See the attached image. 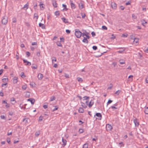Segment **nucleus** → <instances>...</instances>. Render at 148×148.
<instances>
[{"label": "nucleus", "instance_id": "nucleus-1", "mask_svg": "<svg viewBox=\"0 0 148 148\" xmlns=\"http://www.w3.org/2000/svg\"><path fill=\"white\" fill-rule=\"evenodd\" d=\"M75 35L78 38H80L81 36H82V33L78 29H76L75 30Z\"/></svg>", "mask_w": 148, "mask_h": 148}, {"label": "nucleus", "instance_id": "nucleus-2", "mask_svg": "<svg viewBox=\"0 0 148 148\" xmlns=\"http://www.w3.org/2000/svg\"><path fill=\"white\" fill-rule=\"evenodd\" d=\"M8 18L7 17L4 16L3 17L2 20V23L3 25H6L8 23Z\"/></svg>", "mask_w": 148, "mask_h": 148}, {"label": "nucleus", "instance_id": "nucleus-3", "mask_svg": "<svg viewBox=\"0 0 148 148\" xmlns=\"http://www.w3.org/2000/svg\"><path fill=\"white\" fill-rule=\"evenodd\" d=\"M89 33L87 32L86 30L84 31V32L82 33V37H84V36H85L88 39L90 38V36H88Z\"/></svg>", "mask_w": 148, "mask_h": 148}, {"label": "nucleus", "instance_id": "nucleus-4", "mask_svg": "<svg viewBox=\"0 0 148 148\" xmlns=\"http://www.w3.org/2000/svg\"><path fill=\"white\" fill-rule=\"evenodd\" d=\"M111 5L112 8L114 10H116L117 8V5L116 3L114 2H112L111 3Z\"/></svg>", "mask_w": 148, "mask_h": 148}, {"label": "nucleus", "instance_id": "nucleus-5", "mask_svg": "<svg viewBox=\"0 0 148 148\" xmlns=\"http://www.w3.org/2000/svg\"><path fill=\"white\" fill-rule=\"evenodd\" d=\"M112 127L109 124H107L106 126V129L108 131H110L111 130Z\"/></svg>", "mask_w": 148, "mask_h": 148}, {"label": "nucleus", "instance_id": "nucleus-6", "mask_svg": "<svg viewBox=\"0 0 148 148\" xmlns=\"http://www.w3.org/2000/svg\"><path fill=\"white\" fill-rule=\"evenodd\" d=\"M70 3L72 9H75V4L73 3V1L71 0H70Z\"/></svg>", "mask_w": 148, "mask_h": 148}, {"label": "nucleus", "instance_id": "nucleus-7", "mask_svg": "<svg viewBox=\"0 0 148 148\" xmlns=\"http://www.w3.org/2000/svg\"><path fill=\"white\" fill-rule=\"evenodd\" d=\"M23 62L25 63H26L25 64V65L30 66L31 65V63L30 62L24 59H23Z\"/></svg>", "mask_w": 148, "mask_h": 148}, {"label": "nucleus", "instance_id": "nucleus-8", "mask_svg": "<svg viewBox=\"0 0 148 148\" xmlns=\"http://www.w3.org/2000/svg\"><path fill=\"white\" fill-rule=\"evenodd\" d=\"M138 41L139 39L136 38H134V39L133 44L136 45L138 44Z\"/></svg>", "mask_w": 148, "mask_h": 148}, {"label": "nucleus", "instance_id": "nucleus-9", "mask_svg": "<svg viewBox=\"0 0 148 148\" xmlns=\"http://www.w3.org/2000/svg\"><path fill=\"white\" fill-rule=\"evenodd\" d=\"M83 37L84 38V39L82 40V42L84 43H88V41L87 40V39H88L85 36H84Z\"/></svg>", "mask_w": 148, "mask_h": 148}, {"label": "nucleus", "instance_id": "nucleus-10", "mask_svg": "<svg viewBox=\"0 0 148 148\" xmlns=\"http://www.w3.org/2000/svg\"><path fill=\"white\" fill-rule=\"evenodd\" d=\"M94 103V102L93 100H91L89 102V103L88 104V106L89 108H91L92 106L93 105Z\"/></svg>", "mask_w": 148, "mask_h": 148}, {"label": "nucleus", "instance_id": "nucleus-11", "mask_svg": "<svg viewBox=\"0 0 148 148\" xmlns=\"http://www.w3.org/2000/svg\"><path fill=\"white\" fill-rule=\"evenodd\" d=\"M78 5L79 8L80 9H82L84 7L83 4L82 2L79 3Z\"/></svg>", "mask_w": 148, "mask_h": 148}, {"label": "nucleus", "instance_id": "nucleus-12", "mask_svg": "<svg viewBox=\"0 0 148 148\" xmlns=\"http://www.w3.org/2000/svg\"><path fill=\"white\" fill-rule=\"evenodd\" d=\"M43 77V75L41 73H39L38 75V78L39 79L41 80L42 79Z\"/></svg>", "mask_w": 148, "mask_h": 148}, {"label": "nucleus", "instance_id": "nucleus-13", "mask_svg": "<svg viewBox=\"0 0 148 148\" xmlns=\"http://www.w3.org/2000/svg\"><path fill=\"white\" fill-rule=\"evenodd\" d=\"M28 101H30L32 104H33L35 102V100L34 99L32 98H29L27 100Z\"/></svg>", "mask_w": 148, "mask_h": 148}, {"label": "nucleus", "instance_id": "nucleus-14", "mask_svg": "<svg viewBox=\"0 0 148 148\" xmlns=\"http://www.w3.org/2000/svg\"><path fill=\"white\" fill-rule=\"evenodd\" d=\"M62 142L63 143L62 144V145L63 147H64L65 146L66 144V140L64 139L63 138H62Z\"/></svg>", "mask_w": 148, "mask_h": 148}, {"label": "nucleus", "instance_id": "nucleus-15", "mask_svg": "<svg viewBox=\"0 0 148 148\" xmlns=\"http://www.w3.org/2000/svg\"><path fill=\"white\" fill-rule=\"evenodd\" d=\"M10 101L12 104H14L16 102L14 98L13 97L11 98Z\"/></svg>", "mask_w": 148, "mask_h": 148}, {"label": "nucleus", "instance_id": "nucleus-16", "mask_svg": "<svg viewBox=\"0 0 148 148\" xmlns=\"http://www.w3.org/2000/svg\"><path fill=\"white\" fill-rule=\"evenodd\" d=\"M61 19L65 23H69L68 20L67 19H66L65 18H62Z\"/></svg>", "mask_w": 148, "mask_h": 148}, {"label": "nucleus", "instance_id": "nucleus-17", "mask_svg": "<svg viewBox=\"0 0 148 148\" xmlns=\"http://www.w3.org/2000/svg\"><path fill=\"white\" fill-rule=\"evenodd\" d=\"M18 78L17 77H14L13 79V82L14 84H16L18 82Z\"/></svg>", "mask_w": 148, "mask_h": 148}, {"label": "nucleus", "instance_id": "nucleus-18", "mask_svg": "<svg viewBox=\"0 0 148 148\" xmlns=\"http://www.w3.org/2000/svg\"><path fill=\"white\" fill-rule=\"evenodd\" d=\"M97 116L99 117L100 118V119H101L102 117V116L101 113H97L94 116Z\"/></svg>", "mask_w": 148, "mask_h": 148}, {"label": "nucleus", "instance_id": "nucleus-19", "mask_svg": "<svg viewBox=\"0 0 148 148\" xmlns=\"http://www.w3.org/2000/svg\"><path fill=\"white\" fill-rule=\"evenodd\" d=\"M134 123L136 126H138L139 125L138 122H137V120L135 119L134 120Z\"/></svg>", "mask_w": 148, "mask_h": 148}, {"label": "nucleus", "instance_id": "nucleus-20", "mask_svg": "<svg viewBox=\"0 0 148 148\" xmlns=\"http://www.w3.org/2000/svg\"><path fill=\"white\" fill-rule=\"evenodd\" d=\"M39 26L40 27H41L42 29H44L45 28V27L44 25L41 23H39Z\"/></svg>", "mask_w": 148, "mask_h": 148}, {"label": "nucleus", "instance_id": "nucleus-21", "mask_svg": "<svg viewBox=\"0 0 148 148\" xmlns=\"http://www.w3.org/2000/svg\"><path fill=\"white\" fill-rule=\"evenodd\" d=\"M81 104L82 106L84 108H87V105L84 103L81 102Z\"/></svg>", "mask_w": 148, "mask_h": 148}, {"label": "nucleus", "instance_id": "nucleus-22", "mask_svg": "<svg viewBox=\"0 0 148 148\" xmlns=\"http://www.w3.org/2000/svg\"><path fill=\"white\" fill-rule=\"evenodd\" d=\"M78 111L79 113H83L84 112V110L82 108H79L78 110Z\"/></svg>", "mask_w": 148, "mask_h": 148}, {"label": "nucleus", "instance_id": "nucleus-23", "mask_svg": "<svg viewBox=\"0 0 148 148\" xmlns=\"http://www.w3.org/2000/svg\"><path fill=\"white\" fill-rule=\"evenodd\" d=\"M109 108L112 109V111H115V109H117V108L114 106H111Z\"/></svg>", "mask_w": 148, "mask_h": 148}, {"label": "nucleus", "instance_id": "nucleus-24", "mask_svg": "<svg viewBox=\"0 0 148 148\" xmlns=\"http://www.w3.org/2000/svg\"><path fill=\"white\" fill-rule=\"evenodd\" d=\"M40 134V132L39 131H38L36 132L35 135L36 136L38 137L39 135Z\"/></svg>", "mask_w": 148, "mask_h": 148}, {"label": "nucleus", "instance_id": "nucleus-25", "mask_svg": "<svg viewBox=\"0 0 148 148\" xmlns=\"http://www.w3.org/2000/svg\"><path fill=\"white\" fill-rule=\"evenodd\" d=\"M53 6L55 8L57 7V3L56 1H54L52 3Z\"/></svg>", "mask_w": 148, "mask_h": 148}, {"label": "nucleus", "instance_id": "nucleus-26", "mask_svg": "<svg viewBox=\"0 0 148 148\" xmlns=\"http://www.w3.org/2000/svg\"><path fill=\"white\" fill-rule=\"evenodd\" d=\"M29 6V4L28 2H27V3L24 5L23 8H26V9H27L28 8Z\"/></svg>", "mask_w": 148, "mask_h": 148}, {"label": "nucleus", "instance_id": "nucleus-27", "mask_svg": "<svg viewBox=\"0 0 148 148\" xmlns=\"http://www.w3.org/2000/svg\"><path fill=\"white\" fill-rule=\"evenodd\" d=\"M22 88L23 90H25L26 89V88H27V84H25L24 85H23L22 86Z\"/></svg>", "mask_w": 148, "mask_h": 148}, {"label": "nucleus", "instance_id": "nucleus-28", "mask_svg": "<svg viewBox=\"0 0 148 148\" xmlns=\"http://www.w3.org/2000/svg\"><path fill=\"white\" fill-rule=\"evenodd\" d=\"M88 144L87 143L84 144L83 146V148H88Z\"/></svg>", "mask_w": 148, "mask_h": 148}, {"label": "nucleus", "instance_id": "nucleus-29", "mask_svg": "<svg viewBox=\"0 0 148 148\" xmlns=\"http://www.w3.org/2000/svg\"><path fill=\"white\" fill-rule=\"evenodd\" d=\"M25 96L26 97L28 98L30 97V93L29 92H27L25 94Z\"/></svg>", "mask_w": 148, "mask_h": 148}, {"label": "nucleus", "instance_id": "nucleus-30", "mask_svg": "<svg viewBox=\"0 0 148 148\" xmlns=\"http://www.w3.org/2000/svg\"><path fill=\"white\" fill-rule=\"evenodd\" d=\"M77 79L78 81L80 82H82L83 81V80L81 78L78 77L77 78Z\"/></svg>", "mask_w": 148, "mask_h": 148}, {"label": "nucleus", "instance_id": "nucleus-31", "mask_svg": "<svg viewBox=\"0 0 148 148\" xmlns=\"http://www.w3.org/2000/svg\"><path fill=\"white\" fill-rule=\"evenodd\" d=\"M145 113L146 114H148V107L145 108L144 110Z\"/></svg>", "mask_w": 148, "mask_h": 148}, {"label": "nucleus", "instance_id": "nucleus-32", "mask_svg": "<svg viewBox=\"0 0 148 148\" xmlns=\"http://www.w3.org/2000/svg\"><path fill=\"white\" fill-rule=\"evenodd\" d=\"M89 98H90V97H89L85 96L83 97V98H84L83 100H88V99H89Z\"/></svg>", "mask_w": 148, "mask_h": 148}, {"label": "nucleus", "instance_id": "nucleus-33", "mask_svg": "<svg viewBox=\"0 0 148 148\" xmlns=\"http://www.w3.org/2000/svg\"><path fill=\"white\" fill-rule=\"evenodd\" d=\"M55 14L56 16H58L60 15V13L58 11H56L55 13Z\"/></svg>", "mask_w": 148, "mask_h": 148}, {"label": "nucleus", "instance_id": "nucleus-34", "mask_svg": "<svg viewBox=\"0 0 148 148\" xmlns=\"http://www.w3.org/2000/svg\"><path fill=\"white\" fill-rule=\"evenodd\" d=\"M84 132V130L83 129H79V132L80 133H82Z\"/></svg>", "mask_w": 148, "mask_h": 148}, {"label": "nucleus", "instance_id": "nucleus-35", "mask_svg": "<svg viewBox=\"0 0 148 148\" xmlns=\"http://www.w3.org/2000/svg\"><path fill=\"white\" fill-rule=\"evenodd\" d=\"M21 76L22 78H25L26 77L23 72H22L21 73Z\"/></svg>", "mask_w": 148, "mask_h": 148}, {"label": "nucleus", "instance_id": "nucleus-36", "mask_svg": "<svg viewBox=\"0 0 148 148\" xmlns=\"http://www.w3.org/2000/svg\"><path fill=\"white\" fill-rule=\"evenodd\" d=\"M119 62L121 64H122L125 63V61L123 60H119Z\"/></svg>", "mask_w": 148, "mask_h": 148}, {"label": "nucleus", "instance_id": "nucleus-37", "mask_svg": "<svg viewBox=\"0 0 148 148\" xmlns=\"http://www.w3.org/2000/svg\"><path fill=\"white\" fill-rule=\"evenodd\" d=\"M55 97L54 96H53L50 98V101H53L55 100Z\"/></svg>", "mask_w": 148, "mask_h": 148}, {"label": "nucleus", "instance_id": "nucleus-38", "mask_svg": "<svg viewBox=\"0 0 148 148\" xmlns=\"http://www.w3.org/2000/svg\"><path fill=\"white\" fill-rule=\"evenodd\" d=\"M55 108L52 111L54 112L58 110V108L57 106H54Z\"/></svg>", "mask_w": 148, "mask_h": 148}, {"label": "nucleus", "instance_id": "nucleus-39", "mask_svg": "<svg viewBox=\"0 0 148 148\" xmlns=\"http://www.w3.org/2000/svg\"><path fill=\"white\" fill-rule=\"evenodd\" d=\"M1 118L2 119H5V120L6 119V117L5 116L3 115H1L0 116Z\"/></svg>", "mask_w": 148, "mask_h": 148}, {"label": "nucleus", "instance_id": "nucleus-40", "mask_svg": "<svg viewBox=\"0 0 148 148\" xmlns=\"http://www.w3.org/2000/svg\"><path fill=\"white\" fill-rule=\"evenodd\" d=\"M7 142L9 144H10V140L9 138H8L7 139Z\"/></svg>", "mask_w": 148, "mask_h": 148}, {"label": "nucleus", "instance_id": "nucleus-41", "mask_svg": "<svg viewBox=\"0 0 148 148\" xmlns=\"http://www.w3.org/2000/svg\"><path fill=\"white\" fill-rule=\"evenodd\" d=\"M31 67L33 69H37V66L36 65L35 66H32Z\"/></svg>", "mask_w": 148, "mask_h": 148}, {"label": "nucleus", "instance_id": "nucleus-42", "mask_svg": "<svg viewBox=\"0 0 148 148\" xmlns=\"http://www.w3.org/2000/svg\"><path fill=\"white\" fill-rule=\"evenodd\" d=\"M120 92H121V91L120 90H117V91H116V92H115V94H116L117 95H118L120 94Z\"/></svg>", "mask_w": 148, "mask_h": 148}, {"label": "nucleus", "instance_id": "nucleus-43", "mask_svg": "<svg viewBox=\"0 0 148 148\" xmlns=\"http://www.w3.org/2000/svg\"><path fill=\"white\" fill-rule=\"evenodd\" d=\"M102 29H104V30H106L107 29V27L105 26H103L102 27Z\"/></svg>", "mask_w": 148, "mask_h": 148}, {"label": "nucleus", "instance_id": "nucleus-44", "mask_svg": "<svg viewBox=\"0 0 148 148\" xmlns=\"http://www.w3.org/2000/svg\"><path fill=\"white\" fill-rule=\"evenodd\" d=\"M132 17L133 18L135 19H137V16L134 14H132Z\"/></svg>", "mask_w": 148, "mask_h": 148}, {"label": "nucleus", "instance_id": "nucleus-45", "mask_svg": "<svg viewBox=\"0 0 148 148\" xmlns=\"http://www.w3.org/2000/svg\"><path fill=\"white\" fill-rule=\"evenodd\" d=\"M27 120H28V119L27 118H24L23 120V121L25 122V123H27Z\"/></svg>", "mask_w": 148, "mask_h": 148}, {"label": "nucleus", "instance_id": "nucleus-46", "mask_svg": "<svg viewBox=\"0 0 148 148\" xmlns=\"http://www.w3.org/2000/svg\"><path fill=\"white\" fill-rule=\"evenodd\" d=\"M2 81H3V82H7L8 81V78L3 79H2Z\"/></svg>", "mask_w": 148, "mask_h": 148}, {"label": "nucleus", "instance_id": "nucleus-47", "mask_svg": "<svg viewBox=\"0 0 148 148\" xmlns=\"http://www.w3.org/2000/svg\"><path fill=\"white\" fill-rule=\"evenodd\" d=\"M26 54L27 56V57H28L30 56V53L29 51H27L26 52Z\"/></svg>", "mask_w": 148, "mask_h": 148}, {"label": "nucleus", "instance_id": "nucleus-48", "mask_svg": "<svg viewBox=\"0 0 148 148\" xmlns=\"http://www.w3.org/2000/svg\"><path fill=\"white\" fill-rule=\"evenodd\" d=\"M112 102V101L110 99H109L107 103V104L108 105V104L111 103Z\"/></svg>", "mask_w": 148, "mask_h": 148}, {"label": "nucleus", "instance_id": "nucleus-49", "mask_svg": "<svg viewBox=\"0 0 148 148\" xmlns=\"http://www.w3.org/2000/svg\"><path fill=\"white\" fill-rule=\"evenodd\" d=\"M125 51V49H124L123 50H119L117 51V52L119 53H122L123 51Z\"/></svg>", "mask_w": 148, "mask_h": 148}, {"label": "nucleus", "instance_id": "nucleus-50", "mask_svg": "<svg viewBox=\"0 0 148 148\" xmlns=\"http://www.w3.org/2000/svg\"><path fill=\"white\" fill-rule=\"evenodd\" d=\"M43 117L42 116H40L39 118V121H42L43 119Z\"/></svg>", "mask_w": 148, "mask_h": 148}, {"label": "nucleus", "instance_id": "nucleus-51", "mask_svg": "<svg viewBox=\"0 0 148 148\" xmlns=\"http://www.w3.org/2000/svg\"><path fill=\"white\" fill-rule=\"evenodd\" d=\"M5 106L6 108H8L10 107V104H8L7 102L5 103Z\"/></svg>", "mask_w": 148, "mask_h": 148}, {"label": "nucleus", "instance_id": "nucleus-52", "mask_svg": "<svg viewBox=\"0 0 148 148\" xmlns=\"http://www.w3.org/2000/svg\"><path fill=\"white\" fill-rule=\"evenodd\" d=\"M92 48L94 50H96L97 48V47L95 46H93Z\"/></svg>", "mask_w": 148, "mask_h": 148}, {"label": "nucleus", "instance_id": "nucleus-53", "mask_svg": "<svg viewBox=\"0 0 148 148\" xmlns=\"http://www.w3.org/2000/svg\"><path fill=\"white\" fill-rule=\"evenodd\" d=\"M57 45L58 46L62 47V45L61 44L60 42H58L57 43Z\"/></svg>", "mask_w": 148, "mask_h": 148}, {"label": "nucleus", "instance_id": "nucleus-54", "mask_svg": "<svg viewBox=\"0 0 148 148\" xmlns=\"http://www.w3.org/2000/svg\"><path fill=\"white\" fill-rule=\"evenodd\" d=\"M64 76L67 78H69V75L65 73L64 74Z\"/></svg>", "mask_w": 148, "mask_h": 148}, {"label": "nucleus", "instance_id": "nucleus-55", "mask_svg": "<svg viewBox=\"0 0 148 148\" xmlns=\"http://www.w3.org/2000/svg\"><path fill=\"white\" fill-rule=\"evenodd\" d=\"M91 34L92 35V36L93 37L95 36L96 35L95 33L94 32H92Z\"/></svg>", "mask_w": 148, "mask_h": 148}, {"label": "nucleus", "instance_id": "nucleus-56", "mask_svg": "<svg viewBox=\"0 0 148 148\" xmlns=\"http://www.w3.org/2000/svg\"><path fill=\"white\" fill-rule=\"evenodd\" d=\"M66 32L67 34H70V33L71 31L69 29H66Z\"/></svg>", "mask_w": 148, "mask_h": 148}, {"label": "nucleus", "instance_id": "nucleus-57", "mask_svg": "<svg viewBox=\"0 0 148 148\" xmlns=\"http://www.w3.org/2000/svg\"><path fill=\"white\" fill-rule=\"evenodd\" d=\"M34 18H35V17L37 19L38 18V16L37 14H36V13H35L34 14Z\"/></svg>", "mask_w": 148, "mask_h": 148}, {"label": "nucleus", "instance_id": "nucleus-58", "mask_svg": "<svg viewBox=\"0 0 148 148\" xmlns=\"http://www.w3.org/2000/svg\"><path fill=\"white\" fill-rule=\"evenodd\" d=\"M0 96L1 97L3 96V93L2 91L0 92Z\"/></svg>", "mask_w": 148, "mask_h": 148}, {"label": "nucleus", "instance_id": "nucleus-59", "mask_svg": "<svg viewBox=\"0 0 148 148\" xmlns=\"http://www.w3.org/2000/svg\"><path fill=\"white\" fill-rule=\"evenodd\" d=\"M82 17L84 18L86 16V14H82Z\"/></svg>", "mask_w": 148, "mask_h": 148}, {"label": "nucleus", "instance_id": "nucleus-60", "mask_svg": "<svg viewBox=\"0 0 148 148\" xmlns=\"http://www.w3.org/2000/svg\"><path fill=\"white\" fill-rule=\"evenodd\" d=\"M128 36V35L127 34H123L122 35V37H127Z\"/></svg>", "mask_w": 148, "mask_h": 148}, {"label": "nucleus", "instance_id": "nucleus-61", "mask_svg": "<svg viewBox=\"0 0 148 148\" xmlns=\"http://www.w3.org/2000/svg\"><path fill=\"white\" fill-rule=\"evenodd\" d=\"M37 45V43L36 42H33L32 43V45Z\"/></svg>", "mask_w": 148, "mask_h": 148}, {"label": "nucleus", "instance_id": "nucleus-62", "mask_svg": "<svg viewBox=\"0 0 148 148\" xmlns=\"http://www.w3.org/2000/svg\"><path fill=\"white\" fill-rule=\"evenodd\" d=\"M112 64L113 65L114 67H115L116 65V63L115 62H114L112 63Z\"/></svg>", "mask_w": 148, "mask_h": 148}, {"label": "nucleus", "instance_id": "nucleus-63", "mask_svg": "<svg viewBox=\"0 0 148 148\" xmlns=\"http://www.w3.org/2000/svg\"><path fill=\"white\" fill-rule=\"evenodd\" d=\"M44 116H43L44 117H45V116H46V117H48V114L46 113H45L44 114Z\"/></svg>", "mask_w": 148, "mask_h": 148}, {"label": "nucleus", "instance_id": "nucleus-64", "mask_svg": "<svg viewBox=\"0 0 148 148\" xmlns=\"http://www.w3.org/2000/svg\"><path fill=\"white\" fill-rule=\"evenodd\" d=\"M145 81L146 83H148V77H147L145 78Z\"/></svg>", "mask_w": 148, "mask_h": 148}]
</instances>
